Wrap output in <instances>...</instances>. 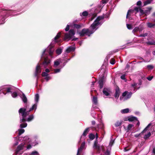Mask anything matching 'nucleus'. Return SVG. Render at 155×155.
Segmentation results:
<instances>
[{"label": "nucleus", "mask_w": 155, "mask_h": 155, "mask_svg": "<svg viewBox=\"0 0 155 155\" xmlns=\"http://www.w3.org/2000/svg\"><path fill=\"white\" fill-rule=\"evenodd\" d=\"M37 107V104L35 103L32 107L28 111V112H30L34 110H35Z\"/></svg>", "instance_id": "25"}, {"label": "nucleus", "mask_w": 155, "mask_h": 155, "mask_svg": "<svg viewBox=\"0 0 155 155\" xmlns=\"http://www.w3.org/2000/svg\"><path fill=\"white\" fill-rule=\"evenodd\" d=\"M132 94L131 92H128L127 91H125L122 94V96L120 97V100L122 101H125L129 99L131 97Z\"/></svg>", "instance_id": "7"}, {"label": "nucleus", "mask_w": 155, "mask_h": 155, "mask_svg": "<svg viewBox=\"0 0 155 155\" xmlns=\"http://www.w3.org/2000/svg\"><path fill=\"white\" fill-rule=\"evenodd\" d=\"M148 33H145L144 34H141L139 36H138L139 37H145L147 35Z\"/></svg>", "instance_id": "42"}, {"label": "nucleus", "mask_w": 155, "mask_h": 155, "mask_svg": "<svg viewBox=\"0 0 155 155\" xmlns=\"http://www.w3.org/2000/svg\"><path fill=\"white\" fill-rule=\"evenodd\" d=\"M127 28L129 30H131L132 29V25H131L127 23L126 24Z\"/></svg>", "instance_id": "41"}, {"label": "nucleus", "mask_w": 155, "mask_h": 155, "mask_svg": "<svg viewBox=\"0 0 155 155\" xmlns=\"http://www.w3.org/2000/svg\"><path fill=\"white\" fill-rule=\"evenodd\" d=\"M94 15V17L91 18V21L92 20H93V19L94 18V17H95V16H96V15Z\"/></svg>", "instance_id": "60"}, {"label": "nucleus", "mask_w": 155, "mask_h": 155, "mask_svg": "<svg viewBox=\"0 0 155 155\" xmlns=\"http://www.w3.org/2000/svg\"><path fill=\"white\" fill-rule=\"evenodd\" d=\"M78 39V38H74L72 40V41H76Z\"/></svg>", "instance_id": "61"}, {"label": "nucleus", "mask_w": 155, "mask_h": 155, "mask_svg": "<svg viewBox=\"0 0 155 155\" xmlns=\"http://www.w3.org/2000/svg\"><path fill=\"white\" fill-rule=\"evenodd\" d=\"M120 112L122 114H126L129 112V110L128 108H126L124 109L121 110Z\"/></svg>", "instance_id": "26"}, {"label": "nucleus", "mask_w": 155, "mask_h": 155, "mask_svg": "<svg viewBox=\"0 0 155 155\" xmlns=\"http://www.w3.org/2000/svg\"><path fill=\"white\" fill-rule=\"evenodd\" d=\"M91 123H92V124L93 125H94L95 124V122L94 121H92Z\"/></svg>", "instance_id": "59"}, {"label": "nucleus", "mask_w": 155, "mask_h": 155, "mask_svg": "<svg viewBox=\"0 0 155 155\" xmlns=\"http://www.w3.org/2000/svg\"><path fill=\"white\" fill-rule=\"evenodd\" d=\"M92 101L93 103L92 106V108L95 109L97 108V107L95 106V105H97V98L96 97L94 96L92 99Z\"/></svg>", "instance_id": "11"}, {"label": "nucleus", "mask_w": 155, "mask_h": 155, "mask_svg": "<svg viewBox=\"0 0 155 155\" xmlns=\"http://www.w3.org/2000/svg\"><path fill=\"white\" fill-rule=\"evenodd\" d=\"M147 27L149 28H152L155 27V24H153L151 22H147Z\"/></svg>", "instance_id": "21"}, {"label": "nucleus", "mask_w": 155, "mask_h": 155, "mask_svg": "<svg viewBox=\"0 0 155 155\" xmlns=\"http://www.w3.org/2000/svg\"><path fill=\"white\" fill-rule=\"evenodd\" d=\"M61 36V32H59L56 36L54 37V40H53L51 43H54L56 42H59L61 41V40H58V39Z\"/></svg>", "instance_id": "9"}, {"label": "nucleus", "mask_w": 155, "mask_h": 155, "mask_svg": "<svg viewBox=\"0 0 155 155\" xmlns=\"http://www.w3.org/2000/svg\"><path fill=\"white\" fill-rule=\"evenodd\" d=\"M5 18L4 17H0V25L4 24L5 22Z\"/></svg>", "instance_id": "29"}, {"label": "nucleus", "mask_w": 155, "mask_h": 155, "mask_svg": "<svg viewBox=\"0 0 155 155\" xmlns=\"http://www.w3.org/2000/svg\"><path fill=\"white\" fill-rule=\"evenodd\" d=\"M15 12H13L12 11H7L5 13L6 15L5 16H8V15H12V16L16 15H18V14H15Z\"/></svg>", "instance_id": "19"}, {"label": "nucleus", "mask_w": 155, "mask_h": 155, "mask_svg": "<svg viewBox=\"0 0 155 155\" xmlns=\"http://www.w3.org/2000/svg\"><path fill=\"white\" fill-rule=\"evenodd\" d=\"M28 112L25 108H21L18 110L20 117V122L21 123L20 127L21 128H25L27 126V124L25 122L26 117L28 114Z\"/></svg>", "instance_id": "5"}, {"label": "nucleus", "mask_w": 155, "mask_h": 155, "mask_svg": "<svg viewBox=\"0 0 155 155\" xmlns=\"http://www.w3.org/2000/svg\"><path fill=\"white\" fill-rule=\"evenodd\" d=\"M62 49L61 48H59L56 50V53L58 54H60L62 52Z\"/></svg>", "instance_id": "36"}, {"label": "nucleus", "mask_w": 155, "mask_h": 155, "mask_svg": "<svg viewBox=\"0 0 155 155\" xmlns=\"http://www.w3.org/2000/svg\"><path fill=\"white\" fill-rule=\"evenodd\" d=\"M88 13L86 11H84L82 13H80V15L82 17H86L88 15Z\"/></svg>", "instance_id": "22"}, {"label": "nucleus", "mask_w": 155, "mask_h": 155, "mask_svg": "<svg viewBox=\"0 0 155 155\" xmlns=\"http://www.w3.org/2000/svg\"><path fill=\"white\" fill-rule=\"evenodd\" d=\"M141 2L140 1H138L137 3V5L138 6H140L141 4Z\"/></svg>", "instance_id": "53"}, {"label": "nucleus", "mask_w": 155, "mask_h": 155, "mask_svg": "<svg viewBox=\"0 0 155 155\" xmlns=\"http://www.w3.org/2000/svg\"><path fill=\"white\" fill-rule=\"evenodd\" d=\"M104 17L103 15L98 16L93 23L91 24L89 29L84 28L79 33L80 36L86 35L88 36L93 34L104 22Z\"/></svg>", "instance_id": "2"}, {"label": "nucleus", "mask_w": 155, "mask_h": 155, "mask_svg": "<svg viewBox=\"0 0 155 155\" xmlns=\"http://www.w3.org/2000/svg\"><path fill=\"white\" fill-rule=\"evenodd\" d=\"M98 138V135L97 133L96 134V140L94 142L93 145V148L94 149L97 150V151L100 153L101 151L103 152L104 155H110V151L107 149L106 151L104 150V147L103 146H100L98 143L97 139Z\"/></svg>", "instance_id": "6"}, {"label": "nucleus", "mask_w": 155, "mask_h": 155, "mask_svg": "<svg viewBox=\"0 0 155 155\" xmlns=\"http://www.w3.org/2000/svg\"><path fill=\"white\" fill-rule=\"evenodd\" d=\"M41 75L43 77H46L48 76V74L45 72H44L42 73Z\"/></svg>", "instance_id": "44"}, {"label": "nucleus", "mask_w": 155, "mask_h": 155, "mask_svg": "<svg viewBox=\"0 0 155 155\" xmlns=\"http://www.w3.org/2000/svg\"><path fill=\"white\" fill-rule=\"evenodd\" d=\"M70 26L69 25H68L65 29V30L66 31H68L69 30Z\"/></svg>", "instance_id": "49"}, {"label": "nucleus", "mask_w": 155, "mask_h": 155, "mask_svg": "<svg viewBox=\"0 0 155 155\" xmlns=\"http://www.w3.org/2000/svg\"><path fill=\"white\" fill-rule=\"evenodd\" d=\"M39 95L38 94H36L35 95V103L37 104L39 101Z\"/></svg>", "instance_id": "23"}, {"label": "nucleus", "mask_w": 155, "mask_h": 155, "mask_svg": "<svg viewBox=\"0 0 155 155\" xmlns=\"http://www.w3.org/2000/svg\"><path fill=\"white\" fill-rule=\"evenodd\" d=\"M139 28L138 27H136L132 31V32L133 33H135L136 32H137L139 31Z\"/></svg>", "instance_id": "38"}, {"label": "nucleus", "mask_w": 155, "mask_h": 155, "mask_svg": "<svg viewBox=\"0 0 155 155\" xmlns=\"http://www.w3.org/2000/svg\"><path fill=\"white\" fill-rule=\"evenodd\" d=\"M128 120L130 121H133L137 120V118L135 117H130L128 118Z\"/></svg>", "instance_id": "28"}, {"label": "nucleus", "mask_w": 155, "mask_h": 155, "mask_svg": "<svg viewBox=\"0 0 155 155\" xmlns=\"http://www.w3.org/2000/svg\"><path fill=\"white\" fill-rule=\"evenodd\" d=\"M11 87H8L6 88V91L7 93H9L11 92Z\"/></svg>", "instance_id": "52"}, {"label": "nucleus", "mask_w": 155, "mask_h": 155, "mask_svg": "<svg viewBox=\"0 0 155 155\" xmlns=\"http://www.w3.org/2000/svg\"><path fill=\"white\" fill-rule=\"evenodd\" d=\"M95 114V112L94 110H92L91 112V114L92 116L94 118V114Z\"/></svg>", "instance_id": "50"}, {"label": "nucleus", "mask_w": 155, "mask_h": 155, "mask_svg": "<svg viewBox=\"0 0 155 155\" xmlns=\"http://www.w3.org/2000/svg\"><path fill=\"white\" fill-rule=\"evenodd\" d=\"M152 0H146L144 3V5H146L148 4H150L152 2Z\"/></svg>", "instance_id": "39"}, {"label": "nucleus", "mask_w": 155, "mask_h": 155, "mask_svg": "<svg viewBox=\"0 0 155 155\" xmlns=\"http://www.w3.org/2000/svg\"><path fill=\"white\" fill-rule=\"evenodd\" d=\"M103 94L106 96H108L110 95V91L109 88H104L103 89Z\"/></svg>", "instance_id": "13"}, {"label": "nucleus", "mask_w": 155, "mask_h": 155, "mask_svg": "<svg viewBox=\"0 0 155 155\" xmlns=\"http://www.w3.org/2000/svg\"><path fill=\"white\" fill-rule=\"evenodd\" d=\"M70 59H67V60H65V61L63 63V65L61 67V68H63L66 64V63L70 60Z\"/></svg>", "instance_id": "47"}, {"label": "nucleus", "mask_w": 155, "mask_h": 155, "mask_svg": "<svg viewBox=\"0 0 155 155\" xmlns=\"http://www.w3.org/2000/svg\"><path fill=\"white\" fill-rule=\"evenodd\" d=\"M114 140H111L110 141V143H109V147H111V146L112 145L113 143H114Z\"/></svg>", "instance_id": "45"}, {"label": "nucleus", "mask_w": 155, "mask_h": 155, "mask_svg": "<svg viewBox=\"0 0 155 155\" xmlns=\"http://www.w3.org/2000/svg\"><path fill=\"white\" fill-rule=\"evenodd\" d=\"M151 135V133L150 132L148 133L147 134H145L144 137V138L145 139H147Z\"/></svg>", "instance_id": "35"}, {"label": "nucleus", "mask_w": 155, "mask_h": 155, "mask_svg": "<svg viewBox=\"0 0 155 155\" xmlns=\"http://www.w3.org/2000/svg\"><path fill=\"white\" fill-rule=\"evenodd\" d=\"M153 77H148L147 78V79L149 80V81H151L153 78Z\"/></svg>", "instance_id": "56"}, {"label": "nucleus", "mask_w": 155, "mask_h": 155, "mask_svg": "<svg viewBox=\"0 0 155 155\" xmlns=\"http://www.w3.org/2000/svg\"><path fill=\"white\" fill-rule=\"evenodd\" d=\"M83 25L82 24H74V28H77V29H79L81 28L83 26Z\"/></svg>", "instance_id": "27"}, {"label": "nucleus", "mask_w": 155, "mask_h": 155, "mask_svg": "<svg viewBox=\"0 0 155 155\" xmlns=\"http://www.w3.org/2000/svg\"><path fill=\"white\" fill-rule=\"evenodd\" d=\"M125 74H123V75H122L121 76L120 78L124 80L125 79Z\"/></svg>", "instance_id": "51"}, {"label": "nucleus", "mask_w": 155, "mask_h": 155, "mask_svg": "<svg viewBox=\"0 0 155 155\" xmlns=\"http://www.w3.org/2000/svg\"><path fill=\"white\" fill-rule=\"evenodd\" d=\"M50 71V70L48 68H46L45 70V72L47 73Z\"/></svg>", "instance_id": "57"}, {"label": "nucleus", "mask_w": 155, "mask_h": 155, "mask_svg": "<svg viewBox=\"0 0 155 155\" xmlns=\"http://www.w3.org/2000/svg\"><path fill=\"white\" fill-rule=\"evenodd\" d=\"M153 153L155 154V147L153 150Z\"/></svg>", "instance_id": "62"}, {"label": "nucleus", "mask_w": 155, "mask_h": 155, "mask_svg": "<svg viewBox=\"0 0 155 155\" xmlns=\"http://www.w3.org/2000/svg\"><path fill=\"white\" fill-rule=\"evenodd\" d=\"M34 118V116L33 115H31L27 118H26V121L30 122Z\"/></svg>", "instance_id": "20"}, {"label": "nucleus", "mask_w": 155, "mask_h": 155, "mask_svg": "<svg viewBox=\"0 0 155 155\" xmlns=\"http://www.w3.org/2000/svg\"><path fill=\"white\" fill-rule=\"evenodd\" d=\"M151 9L152 8L150 7L147 8L144 10H142L140 8L136 7L134 9H130L128 10L126 15V18L127 19H130V16L133 14L135 11L137 12H139L140 15L144 14L146 15H148L150 14Z\"/></svg>", "instance_id": "4"}, {"label": "nucleus", "mask_w": 155, "mask_h": 155, "mask_svg": "<svg viewBox=\"0 0 155 155\" xmlns=\"http://www.w3.org/2000/svg\"><path fill=\"white\" fill-rule=\"evenodd\" d=\"M45 79L47 81H48L51 79V78L50 76H47L45 77Z\"/></svg>", "instance_id": "48"}, {"label": "nucleus", "mask_w": 155, "mask_h": 155, "mask_svg": "<svg viewBox=\"0 0 155 155\" xmlns=\"http://www.w3.org/2000/svg\"><path fill=\"white\" fill-rule=\"evenodd\" d=\"M115 62V61L114 58H112L110 60V63L112 64H114Z\"/></svg>", "instance_id": "43"}, {"label": "nucleus", "mask_w": 155, "mask_h": 155, "mask_svg": "<svg viewBox=\"0 0 155 155\" xmlns=\"http://www.w3.org/2000/svg\"><path fill=\"white\" fill-rule=\"evenodd\" d=\"M85 144V142H83L80 148L78 149L77 155H80L79 153L82 151L84 147Z\"/></svg>", "instance_id": "14"}, {"label": "nucleus", "mask_w": 155, "mask_h": 155, "mask_svg": "<svg viewBox=\"0 0 155 155\" xmlns=\"http://www.w3.org/2000/svg\"><path fill=\"white\" fill-rule=\"evenodd\" d=\"M152 15L153 16L155 17V12H154V13L153 14H152Z\"/></svg>", "instance_id": "64"}, {"label": "nucleus", "mask_w": 155, "mask_h": 155, "mask_svg": "<svg viewBox=\"0 0 155 155\" xmlns=\"http://www.w3.org/2000/svg\"><path fill=\"white\" fill-rule=\"evenodd\" d=\"M31 147H32V146L30 144H29V145H28L26 147L27 149H29L31 148Z\"/></svg>", "instance_id": "55"}, {"label": "nucleus", "mask_w": 155, "mask_h": 155, "mask_svg": "<svg viewBox=\"0 0 155 155\" xmlns=\"http://www.w3.org/2000/svg\"><path fill=\"white\" fill-rule=\"evenodd\" d=\"M137 84L134 83L131 84V87L133 89L134 92L136 91V87H137Z\"/></svg>", "instance_id": "30"}, {"label": "nucleus", "mask_w": 155, "mask_h": 155, "mask_svg": "<svg viewBox=\"0 0 155 155\" xmlns=\"http://www.w3.org/2000/svg\"><path fill=\"white\" fill-rule=\"evenodd\" d=\"M21 140H23V142L19 144L15 150V155H20L21 154L24 150L26 147V145L28 143L31 142V139L28 136H25L23 138L17 137L15 138V143L13 144V146L17 145L19 143V142Z\"/></svg>", "instance_id": "3"}, {"label": "nucleus", "mask_w": 155, "mask_h": 155, "mask_svg": "<svg viewBox=\"0 0 155 155\" xmlns=\"http://www.w3.org/2000/svg\"><path fill=\"white\" fill-rule=\"evenodd\" d=\"M108 0H102V4H105L108 2Z\"/></svg>", "instance_id": "54"}, {"label": "nucleus", "mask_w": 155, "mask_h": 155, "mask_svg": "<svg viewBox=\"0 0 155 155\" xmlns=\"http://www.w3.org/2000/svg\"><path fill=\"white\" fill-rule=\"evenodd\" d=\"M89 128H86L84 131V132L82 134V136L81 137V138L82 137V136H85L87 134L88 132L89 131Z\"/></svg>", "instance_id": "24"}, {"label": "nucleus", "mask_w": 155, "mask_h": 155, "mask_svg": "<svg viewBox=\"0 0 155 155\" xmlns=\"http://www.w3.org/2000/svg\"><path fill=\"white\" fill-rule=\"evenodd\" d=\"M122 123V121H117L115 124V126L116 127H118Z\"/></svg>", "instance_id": "33"}, {"label": "nucleus", "mask_w": 155, "mask_h": 155, "mask_svg": "<svg viewBox=\"0 0 155 155\" xmlns=\"http://www.w3.org/2000/svg\"><path fill=\"white\" fill-rule=\"evenodd\" d=\"M18 95L17 94L16 92H12V96L13 98L16 97Z\"/></svg>", "instance_id": "40"}, {"label": "nucleus", "mask_w": 155, "mask_h": 155, "mask_svg": "<svg viewBox=\"0 0 155 155\" xmlns=\"http://www.w3.org/2000/svg\"><path fill=\"white\" fill-rule=\"evenodd\" d=\"M147 68L149 69H152L153 68V67L151 65H148L147 66Z\"/></svg>", "instance_id": "46"}, {"label": "nucleus", "mask_w": 155, "mask_h": 155, "mask_svg": "<svg viewBox=\"0 0 155 155\" xmlns=\"http://www.w3.org/2000/svg\"><path fill=\"white\" fill-rule=\"evenodd\" d=\"M20 129H19L18 130V135L20 136L21 134L25 132V130L23 129V128H20Z\"/></svg>", "instance_id": "31"}, {"label": "nucleus", "mask_w": 155, "mask_h": 155, "mask_svg": "<svg viewBox=\"0 0 155 155\" xmlns=\"http://www.w3.org/2000/svg\"><path fill=\"white\" fill-rule=\"evenodd\" d=\"M133 127V124H129L127 127V131L128 132V131L129 130H130L131 129V128H132Z\"/></svg>", "instance_id": "34"}, {"label": "nucleus", "mask_w": 155, "mask_h": 155, "mask_svg": "<svg viewBox=\"0 0 155 155\" xmlns=\"http://www.w3.org/2000/svg\"><path fill=\"white\" fill-rule=\"evenodd\" d=\"M19 96L24 103H27L28 101L27 98L24 93L22 92V95L19 94Z\"/></svg>", "instance_id": "15"}, {"label": "nucleus", "mask_w": 155, "mask_h": 155, "mask_svg": "<svg viewBox=\"0 0 155 155\" xmlns=\"http://www.w3.org/2000/svg\"><path fill=\"white\" fill-rule=\"evenodd\" d=\"M153 55H155V50L153 52Z\"/></svg>", "instance_id": "63"}, {"label": "nucleus", "mask_w": 155, "mask_h": 155, "mask_svg": "<svg viewBox=\"0 0 155 155\" xmlns=\"http://www.w3.org/2000/svg\"><path fill=\"white\" fill-rule=\"evenodd\" d=\"M104 79L102 78H100L99 80L98 84L99 86L100 89H101L103 87V84H104Z\"/></svg>", "instance_id": "18"}, {"label": "nucleus", "mask_w": 155, "mask_h": 155, "mask_svg": "<svg viewBox=\"0 0 155 155\" xmlns=\"http://www.w3.org/2000/svg\"><path fill=\"white\" fill-rule=\"evenodd\" d=\"M75 50V48L72 46H70L67 48L64 53V56H67V53H69L72 51H74Z\"/></svg>", "instance_id": "10"}, {"label": "nucleus", "mask_w": 155, "mask_h": 155, "mask_svg": "<svg viewBox=\"0 0 155 155\" xmlns=\"http://www.w3.org/2000/svg\"><path fill=\"white\" fill-rule=\"evenodd\" d=\"M147 43L148 45H152L153 44V43L151 42V41H148L147 42Z\"/></svg>", "instance_id": "58"}, {"label": "nucleus", "mask_w": 155, "mask_h": 155, "mask_svg": "<svg viewBox=\"0 0 155 155\" xmlns=\"http://www.w3.org/2000/svg\"><path fill=\"white\" fill-rule=\"evenodd\" d=\"M151 123L149 124L141 133L139 134H136L135 135L134 137H140L142 134L144 133L147 131V129L149 128V127H150L151 126Z\"/></svg>", "instance_id": "12"}, {"label": "nucleus", "mask_w": 155, "mask_h": 155, "mask_svg": "<svg viewBox=\"0 0 155 155\" xmlns=\"http://www.w3.org/2000/svg\"><path fill=\"white\" fill-rule=\"evenodd\" d=\"M61 67V68H60L56 69L54 70V72L53 73L56 74L59 72H60L61 71V68H62Z\"/></svg>", "instance_id": "32"}, {"label": "nucleus", "mask_w": 155, "mask_h": 155, "mask_svg": "<svg viewBox=\"0 0 155 155\" xmlns=\"http://www.w3.org/2000/svg\"><path fill=\"white\" fill-rule=\"evenodd\" d=\"M61 62V58L57 59L54 62V67L57 68Z\"/></svg>", "instance_id": "17"}, {"label": "nucleus", "mask_w": 155, "mask_h": 155, "mask_svg": "<svg viewBox=\"0 0 155 155\" xmlns=\"http://www.w3.org/2000/svg\"><path fill=\"white\" fill-rule=\"evenodd\" d=\"M54 50L53 46L50 45L43 51L41 56V58L44 60V61L41 64H38L36 68L35 75L37 77V81L38 79V74H40L41 72V66H43L44 68H45L50 63L51 61L48 58L49 56L48 54H49V56L51 57Z\"/></svg>", "instance_id": "1"}, {"label": "nucleus", "mask_w": 155, "mask_h": 155, "mask_svg": "<svg viewBox=\"0 0 155 155\" xmlns=\"http://www.w3.org/2000/svg\"><path fill=\"white\" fill-rule=\"evenodd\" d=\"M75 34V31L73 29H71L69 31V33H66L65 34L64 40L70 39L72 38V37L74 36Z\"/></svg>", "instance_id": "8"}, {"label": "nucleus", "mask_w": 155, "mask_h": 155, "mask_svg": "<svg viewBox=\"0 0 155 155\" xmlns=\"http://www.w3.org/2000/svg\"><path fill=\"white\" fill-rule=\"evenodd\" d=\"M89 138L92 140L95 138V135L92 134H91L89 135Z\"/></svg>", "instance_id": "37"}, {"label": "nucleus", "mask_w": 155, "mask_h": 155, "mask_svg": "<svg viewBox=\"0 0 155 155\" xmlns=\"http://www.w3.org/2000/svg\"><path fill=\"white\" fill-rule=\"evenodd\" d=\"M120 93V90L118 87H116L115 89V92L114 94V97L117 99Z\"/></svg>", "instance_id": "16"}]
</instances>
